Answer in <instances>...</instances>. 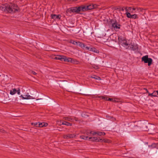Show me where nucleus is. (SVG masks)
Returning <instances> with one entry per match:
<instances>
[{
  "mask_svg": "<svg viewBox=\"0 0 158 158\" xmlns=\"http://www.w3.org/2000/svg\"><path fill=\"white\" fill-rule=\"evenodd\" d=\"M7 11L9 13H15L18 11V7L15 4H10L7 5Z\"/></svg>",
  "mask_w": 158,
  "mask_h": 158,
  "instance_id": "1",
  "label": "nucleus"
},
{
  "mask_svg": "<svg viewBox=\"0 0 158 158\" xmlns=\"http://www.w3.org/2000/svg\"><path fill=\"white\" fill-rule=\"evenodd\" d=\"M110 23L113 28L116 29H120L121 25L118 23L116 19H111L110 21Z\"/></svg>",
  "mask_w": 158,
  "mask_h": 158,
  "instance_id": "2",
  "label": "nucleus"
},
{
  "mask_svg": "<svg viewBox=\"0 0 158 158\" xmlns=\"http://www.w3.org/2000/svg\"><path fill=\"white\" fill-rule=\"evenodd\" d=\"M142 61H143L145 63H148V65L149 66H150L152 61V58L148 57V55H146L143 56L142 58Z\"/></svg>",
  "mask_w": 158,
  "mask_h": 158,
  "instance_id": "3",
  "label": "nucleus"
},
{
  "mask_svg": "<svg viewBox=\"0 0 158 158\" xmlns=\"http://www.w3.org/2000/svg\"><path fill=\"white\" fill-rule=\"evenodd\" d=\"M64 119L65 120H67L69 122H73L74 120L76 121H78V118L75 117H71L70 116H68L67 117H64Z\"/></svg>",
  "mask_w": 158,
  "mask_h": 158,
  "instance_id": "4",
  "label": "nucleus"
},
{
  "mask_svg": "<svg viewBox=\"0 0 158 158\" xmlns=\"http://www.w3.org/2000/svg\"><path fill=\"white\" fill-rule=\"evenodd\" d=\"M16 93H17L19 95L20 94V90L19 88H18L17 89H13L10 91V94L12 95L15 94Z\"/></svg>",
  "mask_w": 158,
  "mask_h": 158,
  "instance_id": "5",
  "label": "nucleus"
},
{
  "mask_svg": "<svg viewBox=\"0 0 158 158\" xmlns=\"http://www.w3.org/2000/svg\"><path fill=\"white\" fill-rule=\"evenodd\" d=\"M85 48L89 51H92L94 52L95 53H98L99 52V51L97 50V49L94 47H85Z\"/></svg>",
  "mask_w": 158,
  "mask_h": 158,
  "instance_id": "6",
  "label": "nucleus"
},
{
  "mask_svg": "<svg viewBox=\"0 0 158 158\" xmlns=\"http://www.w3.org/2000/svg\"><path fill=\"white\" fill-rule=\"evenodd\" d=\"M89 140L93 141L100 142L102 140V139H100L97 137H89Z\"/></svg>",
  "mask_w": 158,
  "mask_h": 158,
  "instance_id": "7",
  "label": "nucleus"
},
{
  "mask_svg": "<svg viewBox=\"0 0 158 158\" xmlns=\"http://www.w3.org/2000/svg\"><path fill=\"white\" fill-rule=\"evenodd\" d=\"M76 137L75 134H67L63 135V137L64 139H69L73 138Z\"/></svg>",
  "mask_w": 158,
  "mask_h": 158,
  "instance_id": "8",
  "label": "nucleus"
},
{
  "mask_svg": "<svg viewBox=\"0 0 158 158\" xmlns=\"http://www.w3.org/2000/svg\"><path fill=\"white\" fill-rule=\"evenodd\" d=\"M70 11L73 12L78 13L80 12L79 6L72 7L70 8Z\"/></svg>",
  "mask_w": 158,
  "mask_h": 158,
  "instance_id": "9",
  "label": "nucleus"
},
{
  "mask_svg": "<svg viewBox=\"0 0 158 158\" xmlns=\"http://www.w3.org/2000/svg\"><path fill=\"white\" fill-rule=\"evenodd\" d=\"M51 17L52 19H53L55 20L56 19L60 20V19L61 15H51Z\"/></svg>",
  "mask_w": 158,
  "mask_h": 158,
  "instance_id": "10",
  "label": "nucleus"
},
{
  "mask_svg": "<svg viewBox=\"0 0 158 158\" xmlns=\"http://www.w3.org/2000/svg\"><path fill=\"white\" fill-rule=\"evenodd\" d=\"M86 5L88 10H91L94 8H95L97 6V5L96 4H90Z\"/></svg>",
  "mask_w": 158,
  "mask_h": 158,
  "instance_id": "11",
  "label": "nucleus"
},
{
  "mask_svg": "<svg viewBox=\"0 0 158 158\" xmlns=\"http://www.w3.org/2000/svg\"><path fill=\"white\" fill-rule=\"evenodd\" d=\"M79 6L80 8V11H86L88 10L87 8V5H81Z\"/></svg>",
  "mask_w": 158,
  "mask_h": 158,
  "instance_id": "12",
  "label": "nucleus"
},
{
  "mask_svg": "<svg viewBox=\"0 0 158 158\" xmlns=\"http://www.w3.org/2000/svg\"><path fill=\"white\" fill-rule=\"evenodd\" d=\"M20 97L23 99H32V97L30 95H25L23 96L22 95H21Z\"/></svg>",
  "mask_w": 158,
  "mask_h": 158,
  "instance_id": "13",
  "label": "nucleus"
},
{
  "mask_svg": "<svg viewBox=\"0 0 158 158\" xmlns=\"http://www.w3.org/2000/svg\"><path fill=\"white\" fill-rule=\"evenodd\" d=\"M39 125L38 127H45L47 126L48 125V124L46 123H40L38 122Z\"/></svg>",
  "mask_w": 158,
  "mask_h": 158,
  "instance_id": "14",
  "label": "nucleus"
},
{
  "mask_svg": "<svg viewBox=\"0 0 158 158\" xmlns=\"http://www.w3.org/2000/svg\"><path fill=\"white\" fill-rule=\"evenodd\" d=\"M130 48L133 50H135L138 48V46L136 45L130 44Z\"/></svg>",
  "mask_w": 158,
  "mask_h": 158,
  "instance_id": "15",
  "label": "nucleus"
},
{
  "mask_svg": "<svg viewBox=\"0 0 158 158\" xmlns=\"http://www.w3.org/2000/svg\"><path fill=\"white\" fill-rule=\"evenodd\" d=\"M77 45H78L80 47L82 48H85V47H86L84 44L79 41H78V44Z\"/></svg>",
  "mask_w": 158,
  "mask_h": 158,
  "instance_id": "16",
  "label": "nucleus"
},
{
  "mask_svg": "<svg viewBox=\"0 0 158 158\" xmlns=\"http://www.w3.org/2000/svg\"><path fill=\"white\" fill-rule=\"evenodd\" d=\"M118 39L119 42H121L122 41H124L126 39L124 37H122L121 36H118Z\"/></svg>",
  "mask_w": 158,
  "mask_h": 158,
  "instance_id": "17",
  "label": "nucleus"
},
{
  "mask_svg": "<svg viewBox=\"0 0 158 158\" xmlns=\"http://www.w3.org/2000/svg\"><path fill=\"white\" fill-rule=\"evenodd\" d=\"M65 62H72L73 59L69 58V57H66V58H65Z\"/></svg>",
  "mask_w": 158,
  "mask_h": 158,
  "instance_id": "18",
  "label": "nucleus"
},
{
  "mask_svg": "<svg viewBox=\"0 0 158 158\" xmlns=\"http://www.w3.org/2000/svg\"><path fill=\"white\" fill-rule=\"evenodd\" d=\"M62 125H65L66 126H72V124L66 121H64L62 123Z\"/></svg>",
  "mask_w": 158,
  "mask_h": 158,
  "instance_id": "19",
  "label": "nucleus"
},
{
  "mask_svg": "<svg viewBox=\"0 0 158 158\" xmlns=\"http://www.w3.org/2000/svg\"><path fill=\"white\" fill-rule=\"evenodd\" d=\"M0 9L2 11L7 10V6L2 5L0 7Z\"/></svg>",
  "mask_w": 158,
  "mask_h": 158,
  "instance_id": "20",
  "label": "nucleus"
},
{
  "mask_svg": "<svg viewBox=\"0 0 158 158\" xmlns=\"http://www.w3.org/2000/svg\"><path fill=\"white\" fill-rule=\"evenodd\" d=\"M90 77L92 78H94L96 80H99L101 79L100 77L95 76V75H93V76Z\"/></svg>",
  "mask_w": 158,
  "mask_h": 158,
  "instance_id": "21",
  "label": "nucleus"
},
{
  "mask_svg": "<svg viewBox=\"0 0 158 158\" xmlns=\"http://www.w3.org/2000/svg\"><path fill=\"white\" fill-rule=\"evenodd\" d=\"M105 135V133L103 132L97 131V135L99 136L104 135Z\"/></svg>",
  "mask_w": 158,
  "mask_h": 158,
  "instance_id": "22",
  "label": "nucleus"
},
{
  "mask_svg": "<svg viewBox=\"0 0 158 158\" xmlns=\"http://www.w3.org/2000/svg\"><path fill=\"white\" fill-rule=\"evenodd\" d=\"M69 42L74 45H77L78 44V41L77 42L72 40H70Z\"/></svg>",
  "mask_w": 158,
  "mask_h": 158,
  "instance_id": "23",
  "label": "nucleus"
},
{
  "mask_svg": "<svg viewBox=\"0 0 158 158\" xmlns=\"http://www.w3.org/2000/svg\"><path fill=\"white\" fill-rule=\"evenodd\" d=\"M138 15L136 14H135L133 15H131V19H138Z\"/></svg>",
  "mask_w": 158,
  "mask_h": 158,
  "instance_id": "24",
  "label": "nucleus"
},
{
  "mask_svg": "<svg viewBox=\"0 0 158 158\" xmlns=\"http://www.w3.org/2000/svg\"><path fill=\"white\" fill-rule=\"evenodd\" d=\"M65 58H66V56H61L60 59V60L61 61H65Z\"/></svg>",
  "mask_w": 158,
  "mask_h": 158,
  "instance_id": "25",
  "label": "nucleus"
},
{
  "mask_svg": "<svg viewBox=\"0 0 158 158\" xmlns=\"http://www.w3.org/2000/svg\"><path fill=\"white\" fill-rule=\"evenodd\" d=\"M31 124L33 125H34V126L36 127H38V125L39 123L37 122H35V123H31Z\"/></svg>",
  "mask_w": 158,
  "mask_h": 158,
  "instance_id": "26",
  "label": "nucleus"
},
{
  "mask_svg": "<svg viewBox=\"0 0 158 158\" xmlns=\"http://www.w3.org/2000/svg\"><path fill=\"white\" fill-rule=\"evenodd\" d=\"M80 138L82 139L87 140V139L88 138V136H86L85 135H81Z\"/></svg>",
  "mask_w": 158,
  "mask_h": 158,
  "instance_id": "27",
  "label": "nucleus"
},
{
  "mask_svg": "<svg viewBox=\"0 0 158 158\" xmlns=\"http://www.w3.org/2000/svg\"><path fill=\"white\" fill-rule=\"evenodd\" d=\"M92 67L96 69H98L99 68V67L98 65H96L95 64H92Z\"/></svg>",
  "mask_w": 158,
  "mask_h": 158,
  "instance_id": "28",
  "label": "nucleus"
},
{
  "mask_svg": "<svg viewBox=\"0 0 158 158\" xmlns=\"http://www.w3.org/2000/svg\"><path fill=\"white\" fill-rule=\"evenodd\" d=\"M126 14L127 15V17L129 18H131V15L130 13L129 12H128V11H127L126 13Z\"/></svg>",
  "mask_w": 158,
  "mask_h": 158,
  "instance_id": "29",
  "label": "nucleus"
},
{
  "mask_svg": "<svg viewBox=\"0 0 158 158\" xmlns=\"http://www.w3.org/2000/svg\"><path fill=\"white\" fill-rule=\"evenodd\" d=\"M107 101H112V102H117V101L116 100H115V99H113V98H108V99H107Z\"/></svg>",
  "mask_w": 158,
  "mask_h": 158,
  "instance_id": "30",
  "label": "nucleus"
},
{
  "mask_svg": "<svg viewBox=\"0 0 158 158\" xmlns=\"http://www.w3.org/2000/svg\"><path fill=\"white\" fill-rule=\"evenodd\" d=\"M153 92L154 94V97H158V90L154 91Z\"/></svg>",
  "mask_w": 158,
  "mask_h": 158,
  "instance_id": "31",
  "label": "nucleus"
},
{
  "mask_svg": "<svg viewBox=\"0 0 158 158\" xmlns=\"http://www.w3.org/2000/svg\"><path fill=\"white\" fill-rule=\"evenodd\" d=\"M110 142V141L107 139H102V140H101V141L100 142H104L105 143H109Z\"/></svg>",
  "mask_w": 158,
  "mask_h": 158,
  "instance_id": "32",
  "label": "nucleus"
},
{
  "mask_svg": "<svg viewBox=\"0 0 158 158\" xmlns=\"http://www.w3.org/2000/svg\"><path fill=\"white\" fill-rule=\"evenodd\" d=\"M151 146L153 148H158V143L152 144Z\"/></svg>",
  "mask_w": 158,
  "mask_h": 158,
  "instance_id": "33",
  "label": "nucleus"
},
{
  "mask_svg": "<svg viewBox=\"0 0 158 158\" xmlns=\"http://www.w3.org/2000/svg\"><path fill=\"white\" fill-rule=\"evenodd\" d=\"M61 55H57V56L54 58L55 60H60Z\"/></svg>",
  "mask_w": 158,
  "mask_h": 158,
  "instance_id": "34",
  "label": "nucleus"
},
{
  "mask_svg": "<svg viewBox=\"0 0 158 158\" xmlns=\"http://www.w3.org/2000/svg\"><path fill=\"white\" fill-rule=\"evenodd\" d=\"M99 98H102V99H105V100H106L107 101V99H108V98L107 97H104V96H99Z\"/></svg>",
  "mask_w": 158,
  "mask_h": 158,
  "instance_id": "35",
  "label": "nucleus"
},
{
  "mask_svg": "<svg viewBox=\"0 0 158 158\" xmlns=\"http://www.w3.org/2000/svg\"><path fill=\"white\" fill-rule=\"evenodd\" d=\"M0 132L3 133H6V131L3 129H0Z\"/></svg>",
  "mask_w": 158,
  "mask_h": 158,
  "instance_id": "36",
  "label": "nucleus"
},
{
  "mask_svg": "<svg viewBox=\"0 0 158 158\" xmlns=\"http://www.w3.org/2000/svg\"><path fill=\"white\" fill-rule=\"evenodd\" d=\"M90 133H92L93 135H97V132H93L92 133V131H90Z\"/></svg>",
  "mask_w": 158,
  "mask_h": 158,
  "instance_id": "37",
  "label": "nucleus"
},
{
  "mask_svg": "<svg viewBox=\"0 0 158 158\" xmlns=\"http://www.w3.org/2000/svg\"><path fill=\"white\" fill-rule=\"evenodd\" d=\"M154 94H153V92L152 94L149 93L148 94V96H151L152 97H154Z\"/></svg>",
  "mask_w": 158,
  "mask_h": 158,
  "instance_id": "38",
  "label": "nucleus"
},
{
  "mask_svg": "<svg viewBox=\"0 0 158 158\" xmlns=\"http://www.w3.org/2000/svg\"><path fill=\"white\" fill-rule=\"evenodd\" d=\"M125 42L123 43V44L125 45L126 46H128V44L127 43V41L126 40H125Z\"/></svg>",
  "mask_w": 158,
  "mask_h": 158,
  "instance_id": "39",
  "label": "nucleus"
},
{
  "mask_svg": "<svg viewBox=\"0 0 158 158\" xmlns=\"http://www.w3.org/2000/svg\"><path fill=\"white\" fill-rule=\"evenodd\" d=\"M132 10V8L131 7H129L128 8V11H131Z\"/></svg>",
  "mask_w": 158,
  "mask_h": 158,
  "instance_id": "40",
  "label": "nucleus"
},
{
  "mask_svg": "<svg viewBox=\"0 0 158 158\" xmlns=\"http://www.w3.org/2000/svg\"><path fill=\"white\" fill-rule=\"evenodd\" d=\"M31 73L34 75H35L36 74V73L34 71H32Z\"/></svg>",
  "mask_w": 158,
  "mask_h": 158,
  "instance_id": "41",
  "label": "nucleus"
},
{
  "mask_svg": "<svg viewBox=\"0 0 158 158\" xmlns=\"http://www.w3.org/2000/svg\"><path fill=\"white\" fill-rule=\"evenodd\" d=\"M127 7H124V10H126V11L127 12L128 11V9H127Z\"/></svg>",
  "mask_w": 158,
  "mask_h": 158,
  "instance_id": "42",
  "label": "nucleus"
},
{
  "mask_svg": "<svg viewBox=\"0 0 158 158\" xmlns=\"http://www.w3.org/2000/svg\"><path fill=\"white\" fill-rule=\"evenodd\" d=\"M144 89H145L146 90L147 93H148V94L149 93V92L147 89L144 88Z\"/></svg>",
  "mask_w": 158,
  "mask_h": 158,
  "instance_id": "43",
  "label": "nucleus"
},
{
  "mask_svg": "<svg viewBox=\"0 0 158 158\" xmlns=\"http://www.w3.org/2000/svg\"><path fill=\"white\" fill-rule=\"evenodd\" d=\"M120 10L121 11H123L124 10V7L120 9Z\"/></svg>",
  "mask_w": 158,
  "mask_h": 158,
  "instance_id": "44",
  "label": "nucleus"
},
{
  "mask_svg": "<svg viewBox=\"0 0 158 158\" xmlns=\"http://www.w3.org/2000/svg\"><path fill=\"white\" fill-rule=\"evenodd\" d=\"M137 9L138 10H142V9L141 8H137Z\"/></svg>",
  "mask_w": 158,
  "mask_h": 158,
  "instance_id": "45",
  "label": "nucleus"
},
{
  "mask_svg": "<svg viewBox=\"0 0 158 158\" xmlns=\"http://www.w3.org/2000/svg\"><path fill=\"white\" fill-rule=\"evenodd\" d=\"M136 8H132V10H136Z\"/></svg>",
  "mask_w": 158,
  "mask_h": 158,
  "instance_id": "46",
  "label": "nucleus"
},
{
  "mask_svg": "<svg viewBox=\"0 0 158 158\" xmlns=\"http://www.w3.org/2000/svg\"><path fill=\"white\" fill-rule=\"evenodd\" d=\"M75 135H76H76H79V134H76Z\"/></svg>",
  "mask_w": 158,
  "mask_h": 158,
  "instance_id": "47",
  "label": "nucleus"
},
{
  "mask_svg": "<svg viewBox=\"0 0 158 158\" xmlns=\"http://www.w3.org/2000/svg\"><path fill=\"white\" fill-rule=\"evenodd\" d=\"M75 61H77V60H75Z\"/></svg>",
  "mask_w": 158,
  "mask_h": 158,
  "instance_id": "48",
  "label": "nucleus"
},
{
  "mask_svg": "<svg viewBox=\"0 0 158 158\" xmlns=\"http://www.w3.org/2000/svg\"><path fill=\"white\" fill-rule=\"evenodd\" d=\"M86 158H88V157H86Z\"/></svg>",
  "mask_w": 158,
  "mask_h": 158,
  "instance_id": "49",
  "label": "nucleus"
}]
</instances>
